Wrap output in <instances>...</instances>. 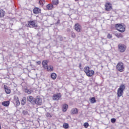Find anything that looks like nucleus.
<instances>
[{
  "label": "nucleus",
  "mask_w": 129,
  "mask_h": 129,
  "mask_svg": "<svg viewBox=\"0 0 129 129\" xmlns=\"http://www.w3.org/2000/svg\"><path fill=\"white\" fill-rule=\"evenodd\" d=\"M115 28L120 33H124L125 31V25L123 24H116L115 25Z\"/></svg>",
  "instance_id": "1"
},
{
  "label": "nucleus",
  "mask_w": 129,
  "mask_h": 129,
  "mask_svg": "<svg viewBox=\"0 0 129 129\" xmlns=\"http://www.w3.org/2000/svg\"><path fill=\"white\" fill-rule=\"evenodd\" d=\"M42 66L44 69H47V71H49L50 72H52L53 70V66H48V60H43L42 62Z\"/></svg>",
  "instance_id": "2"
},
{
  "label": "nucleus",
  "mask_w": 129,
  "mask_h": 129,
  "mask_svg": "<svg viewBox=\"0 0 129 129\" xmlns=\"http://www.w3.org/2000/svg\"><path fill=\"white\" fill-rule=\"evenodd\" d=\"M125 89V86L123 84H121L119 88L117 89V97H120V96H122V94H123V91Z\"/></svg>",
  "instance_id": "3"
},
{
  "label": "nucleus",
  "mask_w": 129,
  "mask_h": 129,
  "mask_svg": "<svg viewBox=\"0 0 129 129\" xmlns=\"http://www.w3.org/2000/svg\"><path fill=\"white\" fill-rule=\"evenodd\" d=\"M116 69L119 72H123L124 71V66L122 62H119L116 65Z\"/></svg>",
  "instance_id": "4"
},
{
  "label": "nucleus",
  "mask_w": 129,
  "mask_h": 129,
  "mask_svg": "<svg viewBox=\"0 0 129 129\" xmlns=\"http://www.w3.org/2000/svg\"><path fill=\"white\" fill-rule=\"evenodd\" d=\"M118 50L120 53H123L126 50V46L123 44H119L118 45Z\"/></svg>",
  "instance_id": "5"
},
{
  "label": "nucleus",
  "mask_w": 129,
  "mask_h": 129,
  "mask_svg": "<svg viewBox=\"0 0 129 129\" xmlns=\"http://www.w3.org/2000/svg\"><path fill=\"white\" fill-rule=\"evenodd\" d=\"M42 103L43 100L40 96H37L34 99V104H36L37 105H42Z\"/></svg>",
  "instance_id": "6"
},
{
  "label": "nucleus",
  "mask_w": 129,
  "mask_h": 129,
  "mask_svg": "<svg viewBox=\"0 0 129 129\" xmlns=\"http://www.w3.org/2000/svg\"><path fill=\"white\" fill-rule=\"evenodd\" d=\"M61 96L62 95H61V93H60L54 94L52 96V99L53 100H59Z\"/></svg>",
  "instance_id": "7"
},
{
  "label": "nucleus",
  "mask_w": 129,
  "mask_h": 129,
  "mask_svg": "<svg viewBox=\"0 0 129 129\" xmlns=\"http://www.w3.org/2000/svg\"><path fill=\"white\" fill-rule=\"evenodd\" d=\"M23 91L25 92V93H27V94H31L33 93V91L31 89H28L27 86H23L22 88Z\"/></svg>",
  "instance_id": "8"
},
{
  "label": "nucleus",
  "mask_w": 129,
  "mask_h": 129,
  "mask_svg": "<svg viewBox=\"0 0 129 129\" xmlns=\"http://www.w3.org/2000/svg\"><path fill=\"white\" fill-rule=\"evenodd\" d=\"M27 101H29L31 104H35V99L32 96H29L27 97Z\"/></svg>",
  "instance_id": "9"
},
{
  "label": "nucleus",
  "mask_w": 129,
  "mask_h": 129,
  "mask_svg": "<svg viewBox=\"0 0 129 129\" xmlns=\"http://www.w3.org/2000/svg\"><path fill=\"white\" fill-rule=\"evenodd\" d=\"M105 11L107 12H110L111 10H112V6H111V5L109 3H106L105 5Z\"/></svg>",
  "instance_id": "10"
},
{
  "label": "nucleus",
  "mask_w": 129,
  "mask_h": 129,
  "mask_svg": "<svg viewBox=\"0 0 129 129\" xmlns=\"http://www.w3.org/2000/svg\"><path fill=\"white\" fill-rule=\"evenodd\" d=\"M30 26H32V27H35V28H38V25H36V23L34 22V21H28V27H30Z\"/></svg>",
  "instance_id": "11"
},
{
  "label": "nucleus",
  "mask_w": 129,
  "mask_h": 129,
  "mask_svg": "<svg viewBox=\"0 0 129 129\" xmlns=\"http://www.w3.org/2000/svg\"><path fill=\"white\" fill-rule=\"evenodd\" d=\"M81 25H80L79 24L77 23L75 25V29L77 32H81Z\"/></svg>",
  "instance_id": "12"
},
{
  "label": "nucleus",
  "mask_w": 129,
  "mask_h": 129,
  "mask_svg": "<svg viewBox=\"0 0 129 129\" xmlns=\"http://www.w3.org/2000/svg\"><path fill=\"white\" fill-rule=\"evenodd\" d=\"M86 74L87 76H88V77H91L92 76H93V75H94V71L89 70L88 72L86 73Z\"/></svg>",
  "instance_id": "13"
},
{
  "label": "nucleus",
  "mask_w": 129,
  "mask_h": 129,
  "mask_svg": "<svg viewBox=\"0 0 129 129\" xmlns=\"http://www.w3.org/2000/svg\"><path fill=\"white\" fill-rule=\"evenodd\" d=\"M4 88L7 94H10L11 93V89L8 88L7 85H4Z\"/></svg>",
  "instance_id": "14"
},
{
  "label": "nucleus",
  "mask_w": 129,
  "mask_h": 129,
  "mask_svg": "<svg viewBox=\"0 0 129 129\" xmlns=\"http://www.w3.org/2000/svg\"><path fill=\"white\" fill-rule=\"evenodd\" d=\"M53 8H54V6H53V4H48V5L46 6V9H47L48 11H51V10H53Z\"/></svg>",
  "instance_id": "15"
},
{
  "label": "nucleus",
  "mask_w": 129,
  "mask_h": 129,
  "mask_svg": "<svg viewBox=\"0 0 129 129\" xmlns=\"http://www.w3.org/2000/svg\"><path fill=\"white\" fill-rule=\"evenodd\" d=\"M33 13L35 15H38V14L41 13V10L38 8H35L33 9Z\"/></svg>",
  "instance_id": "16"
},
{
  "label": "nucleus",
  "mask_w": 129,
  "mask_h": 129,
  "mask_svg": "<svg viewBox=\"0 0 129 129\" xmlns=\"http://www.w3.org/2000/svg\"><path fill=\"white\" fill-rule=\"evenodd\" d=\"M71 113L72 114H77L78 113V109L75 108H73L71 110Z\"/></svg>",
  "instance_id": "17"
},
{
  "label": "nucleus",
  "mask_w": 129,
  "mask_h": 129,
  "mask_svg": "<svg viewBox=\"0 0 129 129\" xmlns=\"http://www.w3.org/2000/svg\"><path fill=\"white\" fill-rule=\"evenodd\" d=\"M62 111L63 112H65L67 111V109H68V105L66 104H63L62 105Z\"/></svg>",
  "instance_id": "18"
},
{
  "label": "nucleus",
  "mask_w": 129,
  "mask_h": 129,
  "mask_svg": "<svg viewBox=\"0 0 129 129\" xmlns=\"http://www.w3.org/2000/svg\"><path fill=\"white\" fill-rule=\"evenodd\" d=\"M26 102H27V99H26V97H23L21 100V105H25Z\"/></svg>",
  "instance_id": "19"
},
{
  "label": "nucleus",
  "mask_w": 129,
  "mask_h": 129,
  "mask_svg": "<svg viewBox=\"0 0 129 129\" xmlns=\"http://www.w3.org/2000/svg\"><path fill=\"white\" fill-rule=\"evenodd\" d=\"M2 105H4V106H9L10 105V101H6L2 102Z\"/></svg>",
  "instance_id": "20"
},
{
  "label": "nucleus",
  "mask_w": 129,
  "mask_h": 129,
  "mask_svg": "<svg viewBox=\"0 0 129 129\" xmlns=\"http://www.w3.org/2000/svg\"><path fill=\"white\" fill-rule=\"evenodd\" d=\"M57 77V75L56 74H55L54 73H52L51 74V78H52V79H53V80H55V79H56Z\"/></svg>",
  "instance_id": "21"
},
{
  "label": "nucleus",
  "mask_w": 129,
  "mask_h": 129,
  "mask_svg": "<svg viewBox=\"0 0 129 129\" xmlns=\"http://www.w3.org/2000/svg\"><path fill=\"white\" fill-rule=\"evenodd\" d=\"M59 4V0H52V5H54V6H57Z\"/></svg>",
  "instance_id": "22"
},
{
  "label": "nucleus",
  "mask_w": 129,
  "mask_h": 129,
  "mask_svg": "<svg viewBox=\"0 0 129 129\" xmlns=\"http://www.w3.org/2000/svg\"><path fill=\"white\" fill-rule=\"evenodd\" d=\"M3 17H5V11L1 10H0V18H3Z\"/></svg>",
  "instance_id": "23"
},
{
  "label": "nucleus",
  "mask_w": 129,
  "mask_h": 129,
  "mask_svg": "<svg viewBox=\"0 0 129 129\" xmlns=\"http://www.w3.org/2000/svg\"><path fill=\"white\" fill-rule=\"evenodd\" d=\"M115 36L117 37V38H123V35L120 33H116Z\"/></svg>",
  "instance_id": "24"
},
{
  "label": "nucleus",
  "mask_w": 129,
  "mask_h": 129,
  "mask_svg": "<svg viewBox=\"0 0 129 129\" xmlns=\"http://www.w3.org/2000/svg\"><path fill=\"white\" fill-rule=\"evenodd\" d=\"M91 103H95L96 102V100L95 99V97H92L90 99Z\"/></svg>",
  "instance_id": "25"
},
{
  "label": "nucleus",
  "mask_w": 129,
  "mask_h": 129,
  "mask_svg": "<svg viewBox=\"0 0 129 129\" xmlns=\"http://www.w3.org/2000/svg\"><path fill=\"white\" fill-rule=\"evenodd\" d=\"M89 67H85L84 69V72L86 74L88 71H89Z\"/></svg>",
  "instance_id": "26"
},
{
  "label": "nucleus",
  "mask_w": 129,
  "mask_h": 129,
  "mask_svg": "<svg viewBox=\"0 0 129 129\" xmlns=\"http://www.w3.org/2000/svg\"><path fill=\"white\" fill-rule=\"evenodd\" d=\"M39 4L41 6H44L45 5V0H40Z\"/></svg>",
  "instance_id": "27"
},
{
  "label": "nucleus",
  "mask_w": 129,
  "mask_h": 129,
  "mask_svg": "<svg viewBox=\"0 0 129 129\" xmlns=\"http://www.w3.org/2000/svg\"><path fill=\"white\" fill-rule=\"evenodd\" d=\"M16 100V105L17 106L20 105V104H21V103L20 102V101H19V97H17Z\"/></svg>",
  "instance_id": "28"
},
{
  "label": "nucleus",
  "mask_w": 129,
  "mask_h": 129,
  "mask_svg": "<svg viewBox=\"0 0 129 129\" xmlns=\"http://www.w3.org/2000/svg\"><path fill=\"white\" fill-rule=\"evenodd\" d=\"M63 126L64 128H68V127H69V124L67 123H66L63 124Z\"/></svg>",
  "instance_id": "29"
},
{
  "label": "nucleus",
  "mask_w": 129,
  "mask_h": 129,
  "mask_svg": "<svg viewBox=\"0 0 129 129\" xmlns=\"http://www.w3.org/2000/svg\"><path fill=\"white\" fill-rule=\"evenodd\" d=\"M84 127H85L86 128H87L89 126V124L88 123V122H85L84 124Z\"/></svg>",
  "instance_id": "30"
},
{
  "label": "nucleus",
  "mask_w": 129,
  "mask_h": 129,
  "mask_svg": "<svg viewBox=\"0 0 129 129\" xmlns=\"http://www.w3.org/2000/svg\"><path fill=\"white\" fill-rule=\"evenodd\" d=\"M107 38L108 39H111V38H112V35L110 34V33L108 34Z\"/></svg>",
  "instance_id": "31"
},
{
  "label": "nucleus",
  "mask_w": 129,
  "mask_h": 129,
  "mask_svg": "<svg viewBox=\"0 0 129 129\" xmlns=\"http://www.w3.org/2000/svg\"><path fill=\"white\" fill-rule=\"evenodd\" d=\"M116 121V119L114 118H113L111 119V122H112V123H114Z\"/></svg>",
  "instance_id": "32"
},
{
  "label": "nucleus",
  "mask_w": 129,
  "mask_h": 129,
  "mask_svg": "<svg viewBox=\"0 0 129 129\" xmlns=\"http://www.w3.org/2000/svg\"><path fill=\"white\" fill-rule=\"evenodd\" d=\"M22 112L24 115H27V114H28V111L27 110H23Z\"/></svg>",
  "instance_id": "33"
},
{
  "label": "nucleus",
  "mask_w": 129,
  "mask_h": 129,
  "mask_svg": "<svg viewBox=\"0 0 129 129\" xmlns=\"http://www.w3.org/2000/svg\"><path fill=\"white\" fill-rule=\"evenodd\" d=\"M71 36H72V38H75V37L76 36L75 35V33L73 32H72Z\"/></svg>",
  "instance_id": "34"
},
{
  "label": "nucleus",
  "mask_w": 129,
  "mask_h": 129,
  "mask_svg": "<svg viewBox=\"0 0 129 129\" xmlns=\"http://www.w3.org/2000/svg\"><path fill=\"white\" fill-rule=\"evenodd\" d=\"M46 116H47V117H51L52 116L51 115V114H50V113H46Z\"/></svg>",
  "instance_id": "35"
},
{
  "label": "nucleus",
  "mask_w": 129,
  "mask_h": 129,
  "mask_svg": "<svg viewBox=\"0 0 129 129\" xmlns=\"http://www.w3.org/2000/svg\"><path fill=\"white\" fill-rule=\"evenodd\" d=\"M37 64H38V65H40V64H41V61H38L37 62Z\"/></svg>",
  "instance_id": "36"
},
{
  "label": "nucleus",
  "mask_w": 129,
  "mask_h": 129,
  "mask_svg": "<svg viewBox=\"0 0 129 129\" xmlns=\"http://www.w3.org/2000/svg\"><path fill=\"white\" fill-rule=\"evenodd\" d=\"M2 128V126H1V124H0V129Z\"/></svg>",
  "instance_id": "37"
},
{
  "label": "nucleus",
  "mask_w": 129,
  "mask_h": 129,
  "mask_svg": "<svg viewBox=\"0 0 129 129\" xmlns=\"http://www.w3.org/2000/svg\"><path fill=\"white\" fill-rule=\"evenodd\" d=\"M75 2H78V0H75Z\"/></svg>",
  "instance_id": "38"
},
{
  "label": "nucleus",
  "mask_w": 129,
  "mask_h": 129,
  "mask_svg": "<svg viewBox=\"0 0 129 129\" xmlns=\"http://www.w3.org/2000/svg\"><path fill=\"white\" fill-rule=\"evenodd\" d=\"M80 67H81V64H80Z\"/></svg>",
  "instance_id": "39"
},
{
  "label": "nucleus",
  "mask_w": 129,
  "mask_h": 129,
  "mask_svg": "<svg viewBox=\"0 0 129 129\" xmlns=\"http://www.w3.org/2000/svg\"><path fill=\"white\" fill-rule=\"evenodd\" d=\"M57 23H59V21H58Z\"/></svg>",
  "instance_id": "40"
}]
</instances>
